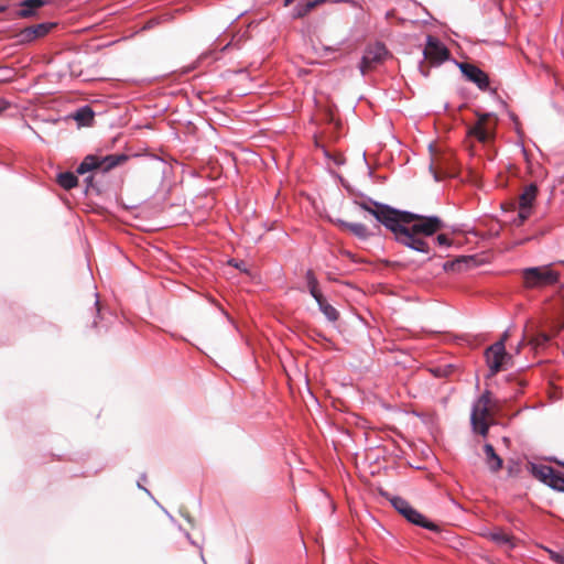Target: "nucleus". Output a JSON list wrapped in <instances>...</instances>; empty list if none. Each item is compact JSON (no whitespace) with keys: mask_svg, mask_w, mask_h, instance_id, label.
Here are the masks:
<instances>
[{"mask_svg":"<svg viewBox=\"0 0 564 564\" xmlns=\"http://www.w3.org/2000/svg\"><path fill=\"white\" fill-rule=\"evenodd\" d=\"M397 221L391 231L395 239L416 251L427 253L430 247L422 237H430L445 228V223L437 216L398 210Z\"/></svg>","mask_w":564,"mask_h":564,"instance_id":"f257e3e1","label":"nucleus"},{"mask_svg":"<svg viewBox=\"0 0 564 564\" xmlns=\"http://www.w3.org/2000/svg\"><path fill=\"white\" fill-rule=\"evenodd\" d=\"M501 409V402L495 399L489 390H485L473 405L470 422L474 432L486 436L492 423V416Z\"/></svg>","mask_w":564,"mask_h":564,"instance_id":"f03ea898","label":"nucleus"},{"mask_svg":"<svg viewBox=\"0 0 564 564\" xmlns=\"http://www.w3.org/2000/svg\"><path fill=\"white\" fill-rule=\"evenodd\" d=\"M521 274L525 289H543L556 284L560 280V273L550 265L527 268Z\"/></svg>","mask_w":564,"mask_h":564,"instance_id":"7ed1b4c3","label":"nucleus"},{"mask_svg":"<svg viewBox=\"0 0 564 564\" xmlns=\"http://www.w3.org/2000/svg\"><path fill=\"white\" fill-rule=\"evenodd\" d=\"M128 160L126 154L96 155L89 154L85 156L83 162L76 169V173L84 175L91 171H101L104 173L123 164Z\"/></svg>","mask_w":564,"mask_h":564,"instance_id":"20e7f679","label":"nucleus"},{"mask_svg":"<svg viewBox=\"0 0 564 564\" xmlns=\"http://www.w3.org/2000/svg\"><path fill=\"white\" fill-rule=\"evenodd\" d=\"M527 469L540 481L554 490L564 492V474L552 467L528 460Z\"/></svg>","mask_w":564,"mask_h":564,"instance_id":"39448f33","label":"nucleus"},{"mask_svg":"<svg viewBox=\"0 0 564 564\" xmlns=\"http://www.w3.org/2000/svg\"><path fill=\"white\" fill-rule=\"evenodd\" d=\"M387 498L393 506V508L401 513L409 522L429 529L431 531H436L437 525L433 522L425 519L423 514H421L417 510H415L405 499L398 496H388Z\"/></svg>","mask_w":564,"mask_h":564,"instance_id":"423d86ee","label":"nucleus"},{"mask_svg":"<svg viewBox=\"0 0 564 564\" xmlns=\"http://www.w3.org/2000/svg\"><path fill=\"white\" fill-rule=\"evenodd\" d=\"M508 332L503 333L500 340L492 344L486 350V360L490 370V376H495L500 370L505 369L511 356L506 352L505 341L508 339Z\"/></svg>","mask_w":564,"mask_h":564,"instance_id":"0eeeda50","label":"nucleus"},{"mask_svg":"<svg viewBox=\"0 0 564 564\" xmlns=\"http://www.w3.org/2000/svg\"><path fill=\"white\" fill-rule=\"evenodd\" d=\"M357 205L371 214L378 221L391 230L393 224L397 221L398 209H394L388 205L380 204L377 202H358Z\"/></svg>","mask_w":564,"mask_h":564,"instance_id":"6e6552de","label":"nucleus"},{"mask_svg":"<svg viewBox=\"0 0 564 564\" xmlns=\"http://www.w3.org/2000/svg\"><path fill=\"white\" fill-rule=\"evenodd\" d=\"M389 52L387 47L382 43H376L373 45H369L364 53L361 58L359 69L362 75L368 74L369 72L376 69L379 65H381L386 58L388 57Z\"/></svg>","mask_w":564,"mask_h":564,"instance_id":"1a4fd4ad","label":"nucleus"},{"mask_svg":"<svg viewBox=\"0 0 564 564\" xmlns=\"http://www.w3.org/2000/svg\"><path fill=\"white\" fill-rule=\"evenodd\" d=\"M477 122L468 128V135L476 138L479 142L486 143L491 140L497 123L492 113H477Z\"/></svg>","mask_w":564,"mask_h":564,"instance_id":"9d476101","label":"nucleus"},{"mask_svg":"<svg viewBox=\"0 0 564 564\" xmlns=\"http://www.w3.org/2000/svg\"><path fill=\"white\" fill-rule=\"evenodd\" d=\"M423 55L432 65H440L449 58L451 53L438 39L429 35Z\"/></svg>","mask_w":564,"mask_h":564,"instance_id":"9b49d317","label":"nucleus"},{"mask_svg":"<svg viewBox=\"0 0 564 564\" xmlns=\"http://www.w3.org/2000/svg\"><path fill=\"white\" fill-rule=\"evenodd\" d=\"M538 195V186L535 184H529L524 187L522 194L519 197V214L517 225H522L530 216L532 205Z\"/></svg>","mask_w":564,"mask_h":564,"instance_id":"f8f14e48","label":"nucleus"},{"mask_svg":"<svg viewBox=\"0 0 564 564\" xmlns=\"http://www.w3.org/2000/svg\"><path fill=\"white\" fill-rule=\"evenodd\" d=\"M56 23L45 22L35 25L28 26L20 31L18 34L19 41L21 43H29L36 39L43 37L48 34L54 28Z\"/></svg>","mask_w":564,"mask_h":564,"instance_id":"ddd939ff","label":"nucleus"},{"mask_svg":"<svg viewBox=\"0 0 564 564\" xmlns=\"http://www.w3.org/2000/svg\"><path fill=\"white\" fill-rule=\"evenodd\" d=\"M459 68L464 76L475 83L479 89L485 90L489 86V77L488 75L481 70L479 67L469 64V63H460Z\"/></svg>","mask_w":564,"mask_h":564,"instance_id":"4468645a","label":"nucleus"},{"mask_svg":"<svg viewBox=\"0 0 564 564\" xmlns=\"http://www.w3.org/2000/svg\"><path fill=\"white\" fill-rule=\"evenodd\" d=\"M477 265V260L474 256H462L453 261L444 263L443 268L446 272H462L473 269Z\"/></svg>","mask_w":564,"mask_h":564,"instance_id":"2eb2a0df","label":"nucleus"},{"mask_svg":"<svg viewBox=\"0 0 564 564\" xmlns=\"http://www.w3.org/2000/svg\"><path fill=\"white\" fill-rule=\"evenodd\" d=\"M46 0H24L20 4L18 17L30 18L34 14L35 10L46 4Z\"/></svg>","mask_w":564,"mask_h":564,"instance_id":"dca6fc26","label":"nucleus"},{"mask_svg":"<svg viewBox=\"0 0 564 564\" xmlns=\"http://www.w3.org/2000/svg\"><path fill=\"white\" fill-rule=\"evenodd\" d=\"M338 225L340 228L350 231L358 238L365 239L368 237V229L364 224L360 223H347L344 220H338Z\"/></svg>","mask_w":564,"mask_h":564,"instance_id":"f3484780","label":"nucleus"},{"mask_svg":"<svg viewBox=\"0 0 564 564\" xmlns=\"http://www.w3.org/2000/svg\"><path fill=\"white\" fill-rule=\"evenodd\" d=\"M484 536L495 542L498 545H509L511 544L510 535L501 529H495L492 531H487L482 533Z\"/></svg>","mask_w":564,"mask_h":564,"instance_id":"a211bd4d","label":"nucleus"},{"mask_svg":"<svg viewBox=\"0 0 564 564\" xmlns=\"http://www.w3.org/2000/svg\"><path fill=\"white\" fill-rule=\"evenodd\" d=\"M327 0H308L305 3L297 4L293 10V17L296 19L305 17L307 13H310L313 9H315L317 6L326 2Z\"/></svg>","mask_w":564,"mask_h":564,"instance_id":"6ab92c4d","label":"nucleus"},{"mask_svg":"<svg viewBox=\"0 0 564 564\" xmlns=\"http://www.w3.org/2000/svg\"><path fill=\"white\" fill-rule=\"evenodd\" d=\"M58 185L64 189H72L78 184V178L73 172H63L57 175L56 178Z\"/></svg>","mask_w":564,"mask_h":564,"instance_id":"aec40b11","label":"nucleus"},{"mask_svg":"<svg viewBox=\"0 0 564 564\" xmlns=\"http://www.w3.org/2000/svg\"><path fill=\"white\" fill-rule=\"evenodd\" d=\"M74 119L80 124V126H90L94 120V111L90 107L85 106L80 109H78L75 115Z\"/></svg>","mask_w":564,"mask_h":564,"instance_id":"412c9836","label":"nucleus"},{"mask_svg":"<svg viewBox=\"0 0 564 564\" xmlns=\"http://www.w3.org/2000/svg\"><path fill=\"white\" fill-rule=\"evenodd\" d=\"M317 304L319 310L329 322H336L339 318V312L333 305H330L326 299L318 302Z\"/></svg>","mask_w":564,"mask_h":564,"instance_id":"4be33fe9","label":"nucleus"},{"mask_svg":"<svg viewBox=\"0 0 564 564\" xmlns=\"http://www.w3.org/2000/svg\"><path fill=\"white\" fill-rule=\"evenodd\" d=\"M551 339V336L545 332H540L535 336H533L529 344L538 350L539 348L543 347L549 340Z\"/></svg>","mask_w":564,"mask_h":564,"instance_id":"5701e85b","label":"nucleus"},{"mask_svg":"<svg viewBox=\"0 0 564 564\" xmlns=\"http://www.w3.org/2000/svg\"><path fill=\"white\" fill-rule=\"evenodd\" d=\"M99 317V301L96 297L93 306L89 308V318H91V327H96L97 318Z\"/></svg>","mask_w":564,"mask_h":564,"instance_id":"b1692460","label":"nucleus"},{"mask_svg":"<svg viewBox=\"0 0 564 564\" xmlns=\"http://www.w3.org/2000/svg\"><path fill=\"white\" fill-rule=\"evenodd\" d=\"M305 279H306L308 290L318 286V281L312 270H308L306 272Z\"/></svg>","mask_w":564,"mask_h":564,"instance_id":"393cba45","label":"nucleus"},{"mask_svg":"<svg viewBox=\"0 0 564 564\" xmlns=\"http://www.w3.org/2000/svg\"><path fill=\"white\" fill-rule=\"evenodd\" d=\"M522 460H510V465L508 466L509 476H517L520 473V463Z\"/></svg>","mask_w":564,"mask_h":564,"instance_id":"a878e982","label":"nucleus"},{"mask_svg":"<svg viewBox=\"0 0 564 564\" xmlns=\"http://www.w3.org/2000/svg\"><path fill=\"white\" fill-rule=\"evenodd\" d=\"M488 462V468L492 473L499 471L503 466V460H487Z\"/></svg>","mask_w":564,"mask_h":564,"instance_id":"bb28decb","label":"nucleus"},{"mask_svg":"<svg viewBox=\"0 0 564 564\" xmlns=\"http://www.w3.org/2000/svg\"><path fill=\"white\" fill-rule=\"evenodd\" d=\"M308 291L317 303L325 300L322 291L319 290V285L314 289H310Z\"/></svg>","mask_w":564,"mask_h":564,"instance_id":"cd10ccee","label":"nucleus"},{"mask_svg":"<svg viewBox=\"0 0 564 564\" xmlns=\"http://www.w3.org/2000/svg\"><path fill=\"white\" fill-rule=\"evenodd\" d=\"M484 449H485V454L487 455V458H500L496 452H495V448L492 445L490 444H486L484 446Z\"/></svg>","mask_w":564,"mask_h":564,"instance_id":"c85d7f7f","label":"nucleus"},{"mask_svg":"<svg viewBox=\"0 0 564 564\" xmlns=\"http://www.w3.org/2000/svg\"><path fill=\"white\" fill-rule=\"evenodd\" d=\"M438 245L441 246H449L451 245V241L449 239L447 238V236L443 235V234H440L436 238Z\"/></svg>","mask_w":564,"mask_h":564,"instance_id":"c756f323","label":"nucleus"},{"mask_svg":"<svg viewBox=\"0 0 564 564\" xmlns=\"http://www.w3.org/2000/svg\"><path fill=\"white\" fill-rule=\"evenodd\" d=\"M145 480H147V476L142 475L138 481V487L143 489L149 496H151V492L147 488L142 487V481H145Z\"/></svg>","mask_w":564,"mask_h":564,"instance_id":"7c9ffc66","label":"nucleus"},{"mask_svg":"<svg viewBox=\"0 0 564 564\" xmlns=\"http://www.w3.org/2000/svg\"><path fill=\"white\" fill-rule=\"evenodd\" d=\"M434 373L435 376H446L447 375V371L446 370H441L440 368L435 369L434 370Z\"/></svg>","mask_w":564,"mask_h":564,"instance_id":"2f4dec72","label":"nucleus"},{"mask_svg":"<svg viewBox=\"0 0 564 564\" xmlns=\"http://www.w3.org/2000/svg\"><path fill=\"white\" fill-rule=\"evenodd\" d=\"M85 183L87 184V186H91L93 184V175H89L85 178Z\"/></svg>","mask_w":564,"mask_h":564,"instance_id":"473e14b6","label":"nucleus"},{"mask_svg":"<svg viewBox=\"0 0 564 564\" xmlns=\"http://www.w3.org/2000/svg\"><path fill=\"white\" fill-rule=\"evenodd\" d=\"M7 109V102L2 99H0V112Z\"/></svg>","mask_w":564,"mask_h":564,"instance_id":"72a5a7b5","label":"nucleus"},{"mask_svg":"<svg viewBox=\"0 0 564 564\" xmlns=\"http://www.w3.org/2000/svg\"><path fill=\"white\" fill-rule=\"evenodd\" d=\"M340 253L343 256H345V257H348V258H351V259L354 258L352 254L349 251H347V250H341Z\"/></svg>","mask_w":564,"mask_h":564,"instance_id":"f704fd0d","label":"nucleus"},{"mask_svg":"<svg viewBox=\"0 0 564 564\" xmlns=\"http://www.w3.org/2000/svg\"><path fill=\"white\" fill-rule=\"evenodd\" d=\"M409 465H410L412 468H415V469H423V468H424V467H423V466H421V465H415V464H412V463H410Z\"/></svg>","mask_w":564,"mask_h":564,"instance_id":"c9c22d12","label":"nucleus"},{"mask_svg":"<svg viewBox=\"0 0 564 564\" xmlns=\"http://www.w3.org/2000/svg\"><path fill=\"white\" fill-rule=\"evenodd\" d=\"M557 562L564 564V553L557 556Z\"/></svg>","mask_w":564,"mask_h":564,"instance_id":"e433bc0d","label":"nucleus"},{"mask_svg":"<svg viewBox=\"0 0 564 564\" xmlns=\"http://www.w3.org/2000/svg\"><path fill=\"white\" fill-rule=\"evenodd\" d=\"M295 0H284V6L289 7L291 3H293Z\"/></svg>","mask_w":564,"mask_h":564,"instance_id":"4c0bfd02","label":"nucleus"},{"mask_svg":"<svg viewBox=\"0 0 564 564\" xmlns=\"http://www.w3.org/2000/svg\"><path fill=\"white\" fill-rule=\"evenodd\" d=\"M421 70H422V73H423L425 76H427V75H429V69L424 70V65H423V64L421 65Z\"/></svg>","mask_w":564,"mask_h":564,"instance_id":"58836bf2","label":"nucleus"},{"mask_svg":"<svg viewBox=\"0 0 564 564\" xmlns=\"http://www.w3.org/2000/svg\"><path fill=\"white\" fill-rule=\"evenodd\" d=\"M524 345V339L521 340V343L519 344L518 348H517V352L520 351L521 347Z\"/></svg>","mask_w":564,"mask_h":564,"instance_id":"ea45409f","label":"nucleus"},{"mask_svg":"<svg viewBox=\"0 0 564 564\" xmlns=\"http://www.w3.org/2000/svg\"><path fill=\"white\" fill-rule=\"evenodd\" d=\"M555 462L558 463L560 465L564 466V460L556 459Z\"/></svg>","mask_w":564,"mask_h":564,"instance_id":"a19ab883","label":"nucleus"},{"mask_svg":"<svg viewBox=\"0 0 564 564\" xmlns=\"http://www.w3.org/2000/svg\"><path fill=\"white\" fill-rule=\"evenodd\" d=\"M563 327H564V326H560V327H557V328H556V330H555V334H557L558 332H561V329H562Z\"/></svg>","mask_w":564,"mask_h":564,"instance_id":"79ce46f5","label":"nucleus"},{"mask_svg":"<svg viewBox=\"0 0 564 564\" xmlns=\"http://www.w3.org/2000/svg\"><path fill=\"white\" fill-rule=\"evenodd\" d=\"M234 265H235L236 268H241V264H237V263H235Z\"/></svg>","mask_w":564,"mask_h":564,"instance_id":"37998d69","label":"nucleus"},{"mask_svg":"<svg viewBox=\"0 0 564 564\" xmlns=\"http://www.w3.org/2000/svg\"><path fill=\"white\" fill-rule=\"evenodd\" d=\"M234 265H235L236 268H241V264H237V263H235Z\"/></svg>","mask_w":564,"mask_h":564,"instance_id":"c03bdc74","label":"nucleus"}]
</instances>
